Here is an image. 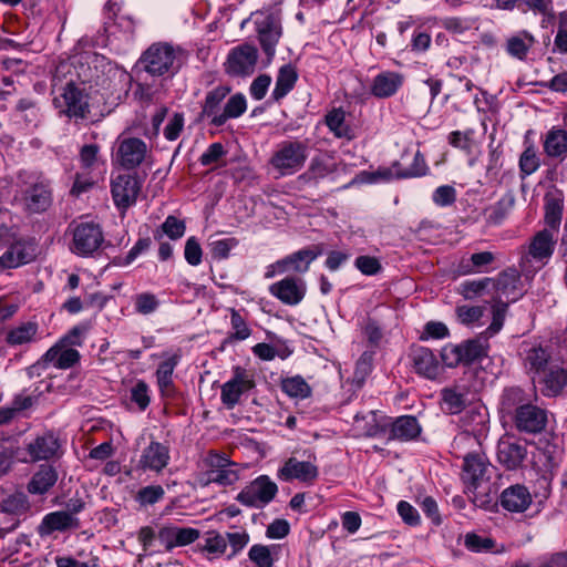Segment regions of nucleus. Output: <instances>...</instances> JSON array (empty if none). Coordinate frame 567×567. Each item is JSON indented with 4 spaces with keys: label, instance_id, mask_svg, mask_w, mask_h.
<instances>
[{
    "label": "nucleus",
    "instance_id": "nucleus-1",
    "mask_svg": "<svg viewBox=\"0 0 567 567\" xmlns=\"http://www.w3.org/2000/svg\"><path fill=\"white\" fill-rule=\"evenodd\" d=\"M231 87L228 85H217L208 91L202 102L199 120H209V124L215 127L224 126L228 120L241 116L247 110V101L244 94L236 93L231 95L224 107L221 104L229 95Z\"/></svg>",
    "mask_w": 567,
    "mask_h": 567
},
{
    "label": "nucleus",
    "instance_id": "nucleus-2",
    "mask_svg": "<svg viewBox=\"0 0 567 567\" xmlns=\"http://www.w3.org/2000/svg\"><path fill=\"white\" fill-rule=\"evenodd\" d=\"M53 94V106L60 116L68 117L74 124H83L91 120L90 95L85 84L70 80Z\"/></svg>",
    "mask_w": 567,
    "mask_h": 567
},
{
    "label": "nucleus",
    "instance_id": "nucleus-3",
    "mask_svg": "<svg viewBox=\"0 0 567 567\" xmlns=\"http://www.w3.org/2000/svg\"><path fill=\"white\" fill-rule=\"evenodd\" d=\"M203 464L206 468L204 478L200 481L203 486L212 483L219 486L234 485L240 478L243 465L229 458L225 453H218L214 450L207 452L203 457Z\"/></svg>",
    "mask_w": 567,
    "mask_h": 567
},
{
    "label": "nucleus",
    "instance_id": "nucleus-4",
    "mask_svg": "<svg viewBox=\"0 0 567 567\" xmlns=\"http://www.w3.org/2000/svg\"><path fill=\"white\" fill-rule=\"evenodd\" d=\"M16 199L27 215H39L52 206L53 190L50 182L38 177L23 182Z\"/></svg>",
    "mask_w": 567,
    "mask_h": 567
},
{
    "label": "nucleus",
    "instance_id": "nucleus-5",
    "mask_svg": "<svg viewBox=\"0 0 567 567\" xmlns=\"http://www.w3.org/2000/svg\"><path fill=\"white\" fill-rule=\"evenodd\" d=\"M280 14L281 10L276 4L251 13L261 49L269 60L274 58L282 33Z\"/></svg>",
    "mask_w": 567,
    "mask_h": 567
},
{
    "label": "nucleus",
    "instance_id": "nucleus-6",
    "mask_svg": "<svg viewBox=\"0 0 567 567\" xmlns=\"http://www.w3.org/2000/svg\"><path fill=\"white\" fill-rule=\"evenodd\" d=\"M308 158V144L302 141H282L272 153L269 164L280 176L299 172Z\"/></svg>",
    "mask_w": 567,
    "mask_h": 567
},
{
    "label": "nucleus",
    "instance_id": "nucleus-7",
    "mask_svg": "<svg viewBox=\"0 0 567 567\" xmlns=\"http://www.w3.org/2000/svg\"><path fill=\"white\" fill-rule=\"evenodd\" d=\"M179 48L165 42L152 44L141 56L140 63L152 76H162L166 73H175L179 65L176 64L177 56H183Z\"/></svg>",
    "mask_w": 567,
    "mask_h": 567
},
{
    "label": "nucleus",
    "instance_id": "nucleus-8",
    "mask_svg": "<svg viewBox=\"0 0 567 567\" xmlns=\"http://www.w3.org/2000/svg\"><path fill=\"white\" fill-rule=\"evenodd\" d=\"M278 494V485L268 475H259L249 482L236 496V501L249 508L261 509Z\"/></svg>",
    "mask_w": 567,
    "mask_h": 567
},
{
    "label": "nucleus",
    "instance_id": "nucleus-9",
    "mask_svg": "<svg viewBox=\"0 0 567 567\" xmlns=\"http://www.w3.org/2000/svg\"><path fill=\"white\" fill-rule=\"evenodd\" d=\"M37 255L38 245L34 238L16 235L0 256V271L28 265L37 258Z\"/></svg>",
    "mask_w": 567,
    "mask_h": 567
},
{
    "label": "nucleus",
    "instance_id": "nucleus-10",
    "mask_svg": "<svg viewBox=\"0 0 567 567\" xmlns=\"http://www.w3.org/2000/svg\"><path fill=\"white\" fill-rule=\"evenodd\" d=\"M72 252L86 257L97 251L104 243L101 226L93 221H82L72 229Z\"/></svg>",
    "mask_w": 567,
    "mask_h": 567
},
{
    "label": "nucleus",
    "instance_id": "nucleus-11",
    "mask_svg": "<svg viewBox=\"0 0 567 567\" xmlns=\"http://www.w3.org/2000/svg\"><path fill=\"white\" fill-rule=\"evenodd\" d=\"M256 386L255 375L243 367H234L231 378L221 385L220 401L228 410L240 402L243 394Z\"/></svg>",
    "mask_w": 567,
    "mask_h": 567
},
{
    "label": "nucleus",
    "instance_id": "nucleus-12",
    "mask_svg": "<svg viewBox=\"0 0 567 567\" xmlns=\"http://www.w3.org/2000/svg\"><path fill=\"white\" fill-rule=\"evenodd\" d=\"M522 354L524 367L532 379L564 359L551 344H525Z\"/></svg>",
    "mask_w": 567,
    "mask_h": 567
},
{
    "label": "nucleus",
    "instance_id": "nucleus-13",
    "mask_svg": "<svg viewBox=\"0 0 567 567\" xmlns=\"http://www.w3.org/2000/svg\"><path fill=\"white\" fill-rule=\"evenodd\" d=\"M491 464L485 455L468 453L463 461L461 480L466 491H474L487 484Z\"/></svg>",
    "mask_w": 567,
    "mask_h": 567
},
{
    "label": "nucleus",
    "instance_id": "nucleus-14",
    "mask_svg": "<svg viewBox=\"0 0 567 567\" xmlns=\"http://www.w3.org/2000/svg\"><path fill=\"white\" fill-rule=\"evenodd\" d=\"M258 52L254 45L241 44L230 50L225 71L231 76H247L255 71Z\"/></svg>",
    "mask_w": 567,
    "mask_h": 567
},
{
    "label": "nucleus",
    "instance_id": "nucleus-15",
    "mask_svg": "<svg viewBox=\"0 0 567 567\" xmlns=\"http://www.w3.org/2000/svg\"><path fill=\"white\" fill-rule=\"evenodd\" d=\"M565 364V359H561L540 374L533 377L534 384L539 388L544 396H557L567 386V369Z\"/></svg>",
    "mask_w": 567,
    "mask_h": 567
},
{
    "label": "nucleus",
    "instance_id": "nucleus-16",
    "mask_svg": "<svg viewBox=\"0 0 567 567\" xmlns=\"http://www.w3.org/2000/svg\"><path fill=\"white\" fill-rule=\"evenodd\" d=\"M60 447L61 444L58 436L53 432L47 431L43 434L37 435L25 445L28 457H23L21 461L32 463L50 461L59 457Z\"/></svg>",
    "mask_w": 567,
    "mask_h": 567
},
{
    "label": "nucleus",
    "instance_id": "nucleus-17",
    "mask_svg": "<svg viewBox=\"0 0 567 567\" xmlns=\"http://www.w3.org/2000/svg\"><path fill=\"white\" fill-rule=\"evenodd\" d=\"M515 429L520 433L538 434L545 430L547 424V412L528 402L513 416Z\"/></svg>",
    "mask_w": 567,
    "mask_h": 567
},
{
    "label": "nucleus",
    "instance_id": "nucleus-18",
    "mask_svg": "<svg viewBox=\"0 0 567 567\" xmlns=\"http://www.w3.org/2000/svg\"><path fill=\"white\" fill-rule=\"evenodd\" d=\"M80 527V519L71 517L63 511H55L45 514L40 524L37 526L35 532L42 539L51 537L55 533H68L75 530Z\"/></svg>",
    "mask_w": 567,
    "mask_h": 567
},
{
    "label": "nucleus",
    "instance_id": "nucleus-19",
    "mask_svg": "<svg viewBox=\"0 0 567 567\" xmlns=\"http://www.w3.org/2000/svg\"><path fill=\"white\" fill-rule=\"evenodd\" d=\"M318 476L319 468L316 464L296 457H289L277 472V477L282 482L297 480L308 485L313 484Z\"/></svg>",
    "mask_w": 567,
    "mask_h": 567
},
{
    "label": "nucleus",
    "instance_id": "nucleus-20",
    "mask_svg": "<svg viewBox=\"0 0 567 567\" xmlns=\"http://www.w3.org/2000/svg\"><path fill=\"white\" fill-rule=\"evenodd\" d=\"M141 190V182L135 175H118L112 182V197L120 209H127L135 204Z\"/></svg>",
    "mask_w": 567,
    "mask_h": 567
},
{
    "label": "nucleus",
    "instance_id": "nucleus-21",
    "mask_svg": "<svg viewBox=\"0 0 567 567\" xmlns=\"http://www.w3.org/2000/svg\"><path fill=\"white\" fill-rule=\"evenodd\" d=\"M491 285L495 288L494 300L515 302L524 293L520 275L513 268L502 271Z\"/></svg>",
    "mask_w": 567,
    "mask_h": 567
},
{
    "label": "nucleus",
    "instance_id": "nucleus-22",
    "mask_svg": "<svg viewBox=\"0 0 567 567\" xmlns=\"http://www.w3.org/2000/svg\"><path fill=\"white\" fill-rule=\"evenodd\" d=\"M307 287L302 279L292 276L269 286V292L284 305L297 306L306 296Z\"/></svg>",
    "mask_w": 567,
    "mask_h": 567
},
{
    "label": "nucleus",
    "instance_id": "nucleus-23",
    "mask_svg": "<svg viewBox=\"0 0 567 567\" xmlns=\"http://www.w3.org/2000/svg\"><path fill=\"white\" fill-rule=\"evenodd\" d=\"M410 358L412 367L419 375L429 380H435L441 374V364L435 354L429 348H412Z\"/></svg>",
    "mask_w": 567,
    "mask_h": 567
},
{
    "label": "nucleus",
    "instance_id": "nucleus-24",
    "mask_svg": "<svg viewBox=\"0 0 567 567\" xmlns=\"http://www.w3.org/2000/svg\"><path fill=\"white\" fill-rule=\"evenodd\" d=\"M501 506L509 513H524L533 502L530 492L525 485L514 484L506 487L498 497Z\"/></svg>",
    "mask_w": 567,
    "mask_h": 567
},
{
    "label": "nucleus",
    "instance_id": "nucleus-25",
    "mask_svg": "<svg viewBox=\"0 0 567 567\" xmlns=\"http://www.w3.org/2000/svg\"><path fill=\"white\" fill-rule=\"evenodd\" d=\"M147 152L144 141L137 137L124 138L117 150L121 165L126 169H133L142 164Z\"/></svg>",
    "mask_w": 567,
    "mask_h": 567
},
{
    "label": "nucleus",
    "instance_id": "nucleus-26",
    "mask_svg": "<svg viewBox=\"0 0 567 567\" xmlns=\"http://www.w3.org/2000/svg\"><path fill=\"white\" fill-rule=\"evenodd\" d=\"M404 83V75L395 71H383L372 80L370 92L377 99L395 95Z\"/></svg>",
    "mask_w": 567,
    "mask_h": 567
},
{
    "label": "nucleus",
    "instance_id": "nucleus-27",
    "mask_svg": "<svg viewBox=\"0 0 567 567\" xmlns=\"http://www.w3.org/2000/svg\"><path fill=\"white\" fill-rule=\"evenodd\" d=\"M169 462V450L159 442H151L140 458V466L143 470L161 472Z\"/></svg>",
    "mask_w": 567,
    "mask_h": 567
},
{
    "label": "nucleus",
    "instance_id": "nucleus-28",
    "mask_svg": "<svg viewBox=\"0 0 567 567\" xmlns=\"http://www.w3.org/2000/svg\"><path fill=\"white\" fill-rule=\"evenodd\" d=\"M179 355L174 354L158 364L156 381L162 398H174L176 394L173 373L179 362Z\"/></svg>",
    "mask_w": 567,
    "mask_h": 567
},
{
    "label": "nucleus",
    "instance_id": "nucleus-29",
    "mask_svg": "<svg viewBox=\"0 0 567 567\" xmlns=\"http://www.w3.org/2000/svg\"><path fill=\"white\" fill-rule=\"evenodd\" d=\"M58 478L59 474L54 466L42 464L32 475L27 485V489L32 495H44L55 485Z\"/></svg>",
    "mask_w": 567,
    "mask_h": 567
},
{
    "label": "nucleus",
    "instance_id": "nucleus-30",
    "mask_svg": "<svg viewBox=\"0 0 567 567\" xmlns=\"http://www.w3.org/2000/svg\"><path fill=\"white\" fill-rule=\"evenodd\" d=\"M421 431L422 427L415 416L401 415L392 422L389 439L408 442L419 437Z\"/></svg>",
    "mask_w": 567,
    "mask_h": 567
},
{
    "label": "nucleus",
    "instance_id": "nucleus-31",
    "mask_svg": "<svg viewBox=\"0 0 567 567\" xmlns=\"http://www.w3.org/2000/svg\"><path fill=\"white\" fill-rule=\"evenodd\" d=\"M467 391L464 386L452 385L441 390V409L447 414H460L466 408Z\"/></svg>",
    "mask_w": 567,
    "mask_h": 567
},
{
    "label": "nucleus",
    "instance_id": "nucleus-32",
    "mask_svg": "<svg viewBox=\"0 0 567 567\" xmlns=\"http://www.w3.org/2000/svg\"><path fill=\"white\" fill-rule=\"evenodd\" d=\"M70 80L79 84H86V82L90 81L86 74H82L78 71V66L73 61H60L52 75V93L56 92L58 87H62Z\"/></svg>",
    "mask_w": 567,
    "mask_h": 567
},
{
    "label": "nucleus",
    "instance_id": "nucleus-33",
    "mask_svg": "<svg viewBox=\"0 0 567 567\" xmlns=\"http://www.w3.org/2000/svg\"><path fill=\"white\" fill-rule=\"evenodd\" d=\"M526 455V447L522 444L509 441L498 443L497 458L507 470H516L522 466Z\"/></svg>",
    "mask_w": 567,
    "mask_h": 567
},
{
    "label": "nucleus",
    "instance_id": "nucleus-34",
    "mask_svg": "<svg viewBox=\"0 0 567 567\" xmlns=\"http://www.w3.org/2000/svg\"><path fill=\"white\" fill-rule=\"evenodd\" d=\"M528 402L530 401L522 388H506L501 395L499 412L513 419L515 413L520 410V406H525Z\"/></svg>",
    "mask_w": 567,
    "mask_h": 567
},
{
    "label": "nucleus",
    "instance_id": "nucleus-35",
    "mask_svg": "<svg viewBox=\"0 0 567 567\" xmlns=\"http://www.w3.org/2000/svg\"><path fill=\"white\" fill-rule=\"evenodd\" d=\"M297 80L296 68L290 63L282 65L276 78L275 89L271 93L272 100L279 102L284 99L295 87Z\"/></svg>",
    "mask_w": 567,
    "mask_h": 567
},
{
    "label": "nucleus",
    "instance_id": "nucleus-36",
    "mask_svg": "<svg viewBox=\"0 0 567 567\" xmlns=\"http://www.w3.org/2000/svg\"><path fill=\"white\" fill-rule=\"evenodd\" d=\"M544 152L549 157L564 159L567 157V132L553 127L546 134Z\"/></svg>",
    "mask_w": 567,
    "mask_h": 567
},
{
    "label": "nucleus",
    "instance_id": "nucleus-37",
    "mask_svg": "<svg viewBox=\"0 0 567 567\" xmlns=\"http://www.w3.org/2000/svg\"><path fill=\"white\" fill-rule=\"evenodd\" d=\"M515 204V198L511 193L503 195L496 203L484 209V217L489 225H501L509 215Z\"/></svg>",
    "mask_w": 567,
    "mask_h": 567
},
{
    "label": "nucleus",
    "instance_id": "nucleus-38",
    "mask_svg": "<svg viewBox=\"0 0 567 567\" xmlns=\"http://www.w3.org/2000/svg\"><path fill=\"white\" fill-rule=\"evenodd\" d=\"M39 330L35 321L22 322L17 327L9 329L6 333V342L10 347H18L34 341Z\"/></svg>",
    "mask_w": 567,
    "mask_h": 567
},
{
    "label": "nucleus",
    "instance_id": "nucleus-39",
    "mask_svg": "<svg viewBox=\"0 0 567 567\" xmlns=\"http://www.w3.org/2000/svg\"><path fill=\"white\" fill-rule=\"evenodd\" d=\"M554 245L553 234L547 229L540 230L533 237L528 254L534 259L542 261L553 255Z\"/></svg>",
    "mask_w": 567,
    "mask_h": 567
},
{
    "label": "nucleus",
    "instance_id": "nucleus-40",
    "mask_svg": "<svg viewBox=\"0 0 567 567\" xmlns=\"http://www.w3.org/2000/svg\"><path fill=\"white\" fill-rule=\"evenodd\" d=\"M326 125L338 138L352 140L354 134L346 123V112L341 109H332L324 118Z\"/></svg>",
    "mask_w": 567,
    "mask_h": 567
},
{
    "label": "nucleus",
    "instance_id": "nucleus-41",
    "mask_svg": "<svg viewBox=\"0 0 567 567\" xmlns=\"http://www.w3.org/2000/svg\"><path fill=\"white\" fill-rule=\"evenodd\" d=\"M320 255L319 250L313 248L300 249L284 258L286 268L291 267L296 272L303 274L308 271L310 264Z\"/></svg>",
    "mask_w": 567,
    "mask_h": 567
},
{
    "label": "nucleus",
    "instance_id": "nucleus-42",
    "mask_svg": "<svg viewBox=\"0 0 567 567\" xmlns=\"http://www.w3.org/2000/svg\"><path fill=\"white\" fill-rule=\"evenodd\" d=\"M30 507V501L22 492L10 494L0 502V511L14 516L27 514Z\"/></svg>",
    "mask_w": 567,
    "mask_h": 567
},
{
    "label": "nucleus",
    "instance_id": "nucleus-43",
    "mask_svg": "<svg viewBox=\"0 0 567 567\" xmlns=\"http://www.w3.org/2000/svg\"><path fill=\"white\" fill-rule=\"evenodd\" d=\"M462 364L468 365L487 357V347L480 339H470L460 343Z\"/></svg>",
    "mask_w": 567,
    "mask_h": 567
},
{
    "label": "nucleus",
    "instance_id": "nucleus-44",
    "mask_svg": "<svg viewBox=\"0 0 567 567\" xmlns=\"http://www.w3.org/2000/svg\"><path fill=\"white\" fill-rule=\"evenodd\" d=\"M281 390L290 398L307 399L311 388L301 375L286 378L281 381Z\"/></svg>",
    "mask_w": 567,
    "mask_h": 567
},
{
    "label": "nucleus",
    "instance_id": "nucleus-45",
    "mask_svg": "<svg viewBox=\"0 0 567 567\" xmlns=\"http://www.w3.org/2000/svg\"><path fill=\"white\" fill-rule=\"evenodd\" d=\"M393 168H395L396 178L422 177L425 176L429 171L425 158L420 152L415 153L413 162L408 168L400 169V163L398 162L393 164Z\"/></svg>",
    "mask_w": 567,
    "mask_h": 567
},
{
    "label": "nucleus",
    "instance_id": "nucleus-46",
    "mask_svg": "<svg viewBox=\"0 0 567 567\" xmlns=\"http://www.w3.org/2000/svg\"><path fill=\"white\" fill-rule=\"evenodd\" d=\"M198 546L199 550L207 554L209 557H220L226 553L227 540L218 532L209 530L206 533L205 544Z\"/></svg>",
    "mask_w": 567,
    "mask_h": 567
},
{
    "label": "nucleus",
    "instance_id": "nucleus-47",
    "mask_svg": "<svg viewBox=\"0 0 567 567\" xmlns=\"http://www.w3.org/2000/svg\"><path fill=\"white\" fill-rule=\"evenodd\" d=\"M534 42V37L527 32L524 33V37H512L507 40V52L514 58L524 60Z\"/></svg>",
    "mask_w": 567,
    "mask_h": 567
},
{
    "label": "nucleus",
    "instance_id": "nucleus-48",
    "mask_svg": "<svg viewBox=\"0 0 567 567\" xmlns=\"http://www.w3.org/2000/svg\"><path fill=\"white\" fill-rule=\"evenodd\" d=\"M488 419L487 410L484 405L478 404L470 408L465 411L462 423L463 425L472 431L481 430L485 425Z\"/></svg>",
    "mask_w": 567,
    "mask_h": 567
},
{
    "label": "nucleus",
    "instance_id": "nucleus-49",
    "mask_svg": "<svg viewBox=\"0 0 567 567\" xmlns=\"http://www.w3.org/2000/svg\"><path fill=\"white\" fill-rule=\"evenodd\" d=\"M494 260L495 256L491 251L475 252L470 259L462 260L461 268L463 274H475L482 271L483 268L491 265Z\"/></svg>",
    "mask_w": 567,
    "mask_h": 567
},
{
    "label": "nucleus",
    "instance_id": "nucleus-50",
    "mask_svg": "<svg viewBox=\"0 0 567 567\" xmlns=\"http://www.w3.org/2000/svg\"><path fill=\"white\" fill-rule=\"evenodd\" d=\"M465 493L470 495L473 504L480 508L492 511L496 507L497 502L492 493V488L489 483L483 485V487L474 491H466Z\"/></svg>",
    "mask_w": 567,
    "mask_h": 567
},
{
    "label": "nucleus",
    "instance_id": "nucleus-51",
    "mask_svg": "<svg viewBox=\"0 0 567 567\" xmlns=\"http://www.w3.org/2000/svg\"><path fill=\"white\" fill-rule=\"evenodd\" d=\"M20 227L14 223L11 212L4 210L0 214V246L8 245L16 235H19Z\"/></svg>",
    "mask_w": 567,
    "mask_h": 567
},
{
    "label": "nucleus",
    "instance_id": "nucleus-52",
    "mask_svg": "<svg viewBox=\"0 0 567 567\" xmlns=\"http://www.w3.org/2000/svg\"><path fill=\"white\" fill-rule=\"evenodd\" d=\"M133 303L135 311L143 316L155 312L161 306L159 299L153 292H141L135 295Z\"/></svg>",
    "mask_w": 567,
    "mask_h": 567
},
{
    "label": "nucleus",
    "instance_id": "nucleus-53",
    "mask_svg": "<svg viewBox=\"0 0 567 567\" xmlns=\"http://www.w3.org/2000/svg\"><path fill=\"white\" fill-rule=\"evenodd\" d=\"M563 216V203L559 198L546 196L545 198V223L555 229L559 226Z\"/></svg>",
    "mask_w": 567,
    "mask_h": 567
},
{
    "label": "nucleus",
    "instance_id": "nucleus-54",
    "mask_svg": "<svg viewBox=\"0 0 567 567\" xmlns=\"http://www.w3.org/2000/svg\"><path fill=\"white\" fill-rule=\"evenodd\" d=\"M540 166V159L533 144L525 147L519 157V169L523 175L528 176L535 173Z\"/></svg>",
    "mask_w": 567,
    "mask_h": 567
},
{
    "label": "nucleus",
    "instance_id": "nucleus-55",
    "mask_svg": "<svg viewBox=\"0 0 567 567\" xmlns=\"http://www.w3.org/2000/svg\"><path fill=\"white\" fill-rule=\"evenodd\" d=\"M248 557L255 567H274V557L269 546L252 545L248 551Z\"/></svg>",
    "mask_w": 567,
    "mask_h": 567
},
{
    "label": "nucleus",
    "instance_id": "nucleus-56",
    "mask_svg": "<svg viewBox=\"0 0 567 567\" xmlns=\"http://www.w3.org/2000/svg\"><path fill=\"white\" fill-rule=\"evenodd\" d=\"M334 171L333 164L323 156H316L311 159L308 171L303 176L310 179L323 178Z\"/></svg>",
    "mask_w": 567,
    "mask_h": 567
},
{
    "label": "nucleus",
    "instance_id": "nucleus-57",
    "mask_svg": "<svg viewBox=\"0 0 567 567\" xmlns=\"http://www.w3.org/2000/svg\"><path fill=\"white\" fill-rule=\"evenodd\" d=\"M165 491L161 485H148L137 492L135 501L141 506H151L163 499Z\"/></svg>",
    "mask_w": 567,
    "mask_h": 567
},
{
    "label": "nucleus",
    "instance_id": "nucleus-58",
    "mask_svg": "<svg viewBox=\"0 0 567 567\" xmlns=\"http://www.w3.org/2000/svg\"><path fill=\"white\" fill-rule=\"evenodd\" d=\"M130 398L135 403L140 411H145L150 403V386L144 380H138L130 390Z\"/></svg>",
    "mask_w": 567,
    "mask_h": 567
},
{
    "label": "nucleus",
    "instance_id": "nucleus-59",
    "mask_svg": "<svg viewBox=\"0 0 567 567\" xmlns=\"http://www.w3.org/2000/svg\"><path fill=\"white\" fill-rule=\"evenodd\" d=\"M238 245L234 237L212 240L208 244L210 255L214 259L221 260L229 256L230 250Z\"/></svg>",
    "mask_w": 567,
    "mask_h": 567
},
{
    "label": "nucleus",
    "instance_id": "nucleus-60",
    "mask_svg": "<svg viewBox=\"0 0 567 567\" xmlns=\"http://www.w3.org/2000/svg\"><path fill=\"white\" fill-rule=\"evenodd\" d=\"M161 229L162 233L165 234L169 239L177 240L184 236L186 231V224L184 220L169 215L161 225Z\"/></svg>",
    "mask_w": 567,
    "mask_h": 567
},
{
    "label": "nucleus",
    "instance_id": "nucleus-61",
    "mask_svg": "<svg viewBox=\"0 0 567 567\" xmlns=\"http://www.w3.org/2000/svg\"><path fill=\"white\" fill-rule=\"evenodd\" d=\"M230 323L234 330V332L229 334L230 339L243 341L250 336L251 330L248 328L243 316L235 309H231Z\"/></svg>",
    "mask_w": 567,
    "mask_h": 567
},
{
    "label": "nucleus",
    "instance_id": "nucleus-62",
    "mask_svg": "<svg viewBox=\"0 0 567 567\" xmlns=\"http://www.w3.org/2000/svg\"><path fill=\"white\" fill-rule=\"evenodd\" d=\"M475 19L472 18H458V17H446L441 19V25L450 32L463 33L473 28Z\"/></svg>",
    "mask_w": 567,
    "mask_h": 567
},
{
    "label": "nucleus",
    "instance_id": "nucleus-63",
    "mask_svg": "<svg viewBox=\"0 0 567 567\" xmlns=\"http://www.w3.org/2000/svg\"><path fill=\"white\" fill-rule=\"evenodd\" d=\"M492 278L466 280L461 285L460 291L465 299H473L481 295L491 284Z\"/></svg>",
    "mask_w": 567,
    "mask_h": 567
},
{
    "label": "nucleus",
    "instance_id": "nucleus-64",
    "mask_svg": "<svg viewBox=\"0 0 567 567\" xmlns=\"http://www.w3.org/2000/svg\"><path fill=\"white\" fill-rule=\"evenodd\" d=\"M184 257L188 265L198 266L203 260V249L195 236L189 237L185 243Z\"/></svg>",
    "mask_w": 567,
    "mask_h": 567
}]
</instances>
